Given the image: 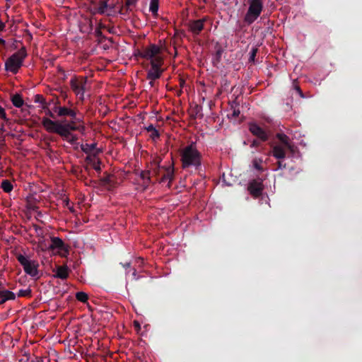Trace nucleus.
<instances>
[{"label": "nucleus", "instance_id": "1", "mask_svg": "<svg viewBox=\"0 0 362 362\" xmlns=\"http://www.w3.org/2000/svg\"><path fill=\"white\" fill-rule=\"evenodd\" d=\"M180 161L182 167L185 168H194L198 169L202 165V154L197 150L195 142L182 147L180 150Z\"/></svg>", "mask_w": 362, "mask_h": 362}, {"label": "nucleus", "instance_id": "2", "mask_svg": "<svg viewBox=\"0 0 362 362\" xmlns=\"http://www.w3.org/2000/svg\"><path fill=\"white\" fill-rule=\"evenodd\" d=\"M142 57L149 62L151 68L148 69V78L150 80V84L153 86V83L158 78V47L151 45L146 48L141 53Z\"/></svg>", "mask_w": 362, "mask_h": 362}, {"label": "nucleus", "instance_id": "3", "mask_svg": "<svg viewBox=\"0 0 362 362\" xmlns=\"http://www.w3.org/2000/svg\"><path fill=\"white\" fill-rule=\"evenodd\" d=\"M248 8L244 17L247 25L253 23L261 15L263 8V0H247Z\"/></svg>", "mask_w": 362, "mask_h": 362}, {"label": "nucleus", "instance_id": "4", "mask_svg": "<svg viewBox=\"0 0 362 362\" xmlns=\"http://www.w3.org/2000/svg\"><path fill=\"white\" fill-rule=\"evenodd\" d=\"M26 56V49L25 47H22L6 60L5 63L6 71L16 74Z\"/></svg>", "mask_w": 362, "mask_h": 362}, {"label": "nucleus", "instance_id": "5", "mask_svg": "<svg viewBox=\"0 0 362 362\" xmlns=\"http://www.w3.org/2000/svg\"><path fill=\"white\" fill-rule=\"evenodd\" d=\"M16 259L28 275L33 277H35L38 275L39 264L37 261L31 259L28 256L21 254L16 255Z\"/></svg>", "mask_w": 362, "mask_h": 362}, {"label": "nucleus", "instance_id": "6", "mask_svg": "<svg viewBox=\"0 0 362 362\" xmlns=\"http://www.w3.org/2000/svg\"><path fill=\"white\" fill-rule=\"evenodd\" d=\"M87 78L83 76L73 77L70 80L71 90L80 100H83L84 93L86 88Z\"/></svg>", "mask_w": 362, "mask_h": 362}, {"label": "nucleus", "instance_id": "7", "mask_svg": "<svg viewBox=\"0 0 362 362\" xmlns=\"http://www.w3.org/2000/svg\"><path fill=\"white\" fill-rule=\"evenodd\" d=\"M264 189L263 180L260 177L252 180L247 185L248 192L255 198L259 197L262 194Z\"/></svg>", "mask_w": 362, "mask_h": 362}, {"label": "nucleus", "instance_id": "8", "mask_svg": "<svg viewBox=\"0 0 362 362\" xmlns=\"http://www.w3.org/2000/svg\"><path fill=\"white\" fill-rule=\"evenodd\" d=\"M42 124L43 127L49 133H56L62 136L63 132L62 124L57 121H53L49 118L43 117L42 119Z\"/></svg>", "mask_w": 362, "mask_h": 362}, {"label": "nucleus", "instance_id": "9", "mask_svg": "<svg viewBox=\"0 0 362 362\" xmlns=\"http://www.w3.org/2000/svg\"><path fill=\"white\" fill-rule=\"evenodd\" d=\"M248 129L251 134L257 137L262 141H266L269 139L267 132L256 122H249Z\"/></svg>", "mask_w": 362, "mask_h": 362}, {"label": "nucleus", "instance_id": "10", "mask_svg": "<svg viewBox=\"0 0 362 362\" xmlns=\"http://www.w3.org/2000/svg\"><path fill=\"white\" fill-rule=\"evenodd\" d=\"M173 176L174 169L172 166L162 168H160V184L167 182L166 186L170 187Z\"/></svg>", "mask_w": 362, "mask_h": 362}, {"label": "nucleus", "instance_id": "11", "mask_svg": "<svg viewBox=\"0 0 362 362\" xmlns=\"http://www.w3.org/2000/svg\"><path fill=\"white\" fill-rule=\"evenodd\" d=\"M49 250L59 249L64 253H60L62 256H64L65 254L69 252L68 247L65 245L62 240L57 237L51 238V245L48 247Z\"/></svg>", "mask_w": 362, "mask_h": 362}, {"label": "nucleus", "instance_id": "12", "mask_svg": "<svg viewBox=\"0 0 362 362\" xmlns=\"http://www.w3.org/2000/svg\"><path fill=\"white\" fill-rule=\"evenodd\" d=\"M206 18H203L202 19L191 21L189 23V28L194 35H199L204 29V25L206 22Z\"/></svg>", "mask_w": 362, "mask_h": 362}, {"label": "nucleus", "instance_id": "13", "mask_svg": "<svg viewBox=\"0 0 362 362\" xmlns=\"http://www.w3.org/2000/svg\"><path fill=\"white\" fill-rule=\"evenodd\" d=\"M55 112L57 113L58 116H69L72 118V119H75L76 121L81 122V120L76 117V111L66 107H57Z\"/></svg>", "mask_w": 362, "mask_h": 362}, {"label": "nucleus", "instance_id": "14", "mask_svg": "<svg viewBox=\"0 0 362 362\" xmlns=\"http://www.w3.org/2000/svg\"><path fill=\"white\" fill-rule=\"evenodd\" d=\"M16 295L12 291L6 290L0 282V305L9 300H14Z\"/></svg>", "mask_w": 362, "mask_h": 362}, {"label": "nucleus", "instance_id": "15", "mask_svg": "<svg viewBox=\"0 0 362 362\" xmlns=\"http://www.w3.org/2000/svg\"><path fill=\"white\" fill-rule=\"evenodd\" d=\"M54 276L61 279H66L69 276V270L67 266H59L57 267Z\"/></svg>", "mask_w": 362, "mask_h": 362}, {"label": "nucleus", "instance_id": "16", "mask_svg": "<svg viewBox=\"0 0 362 362\" xmlns=\"http://www.w3.org/2000/svg\"><path fill=\"white\" fill-rule=\"evenodd\" d=\"M79 122L76 121L75 119H72L70 122L62 124L63 130V134L62 136H67L68 132H70V131H75L78 129V127H76V124Z\"/></svg>", "mask_w": 362, "mask_h": 362}, {"label": "nucleus", "instance_id": "17", "mask_svg": "<svg viewBox=\"0 0 362 362\" xmlns=\"http://www.w3.org/2000/svg\"><path fill=\"white\" fill-rule=\"evenodd\" d=\"M272 155L277 159H283L286 156V152L282 146L276 145L273 147Z\"/></svg>", "mask_w": 362, "mask_h": 362}, {"label": "nucleus", "instance_id": "18", "mask_svg": "<svg viewBox=\"0 0 362 362\" xmlns=\"http://www.w3.org/2000/svg\"><path fill=\"white\" fill-rule=\"evenodd\" d=\"M276 138L284 145V146L291 150L293 151V146L290 143L289 137L282 133H278L276 134Z\"/></svg>", "mask_w": 362, "mask_h": 362}, {"label": "nucleus", "instance_id": "19", "mask_svg": "<svg viewBox=\"0 0 362 362\" xmlns=\"http://www.w3.org/2000/svg\"><path fill=\"white\" fill-rule=\"evenodd\" d=\"M86 160L88 163L96 171L100 170V163L99 160L95 156V153L93 156H88Z\"/></svg>", "mask_w": 362, "mask_h": 362}, {"label": "nucleus", "instance_id": "20", "mask_svg": "<svg viewBox=\"0 0 362 362\" xmlns=\"http://www.w3.org/2000/svg\"><path fill=\"white\" fill-rule=\"evenodd\" d=\"M95 144H93L83 145L81 148L86 153H89V156H93L94 153L95 156L98 151H95Z\"/></svg>", "mask_w": 362, "mask_h": 362}, {"label": "nucleus", "instance_id": "21", "mask_svg": "<svg viewBox=\"0 0 362 362\" xmlns=\"http://www.w3.org/2000/svg\"><path fill=\"white\" fill-rule=\"evenodd\" d=\"M12 103L14 106L21 107L23 105V100L19 95H15L12 98Z\"/></svg>", "mask_w": 362, "mask_h": 362}, {"label": "nucleus", "instance_id": "22", "mask_svg": "<svg viewBox=\"0 0 362 362\" xmlns=\"http://www.w3.org/2000/svg\"><path fill=\"white\" fill-rule=\"evenodd\" d=\"M158 9V0H151L150 4V11L153 16H156Z\"/></svg>", "mask_w": 362, "mask_h": 362}, {"label": "nucleus", "instance_id": "23", "mask_svg": "<svg viewBox=\"0 0 362 362\" xmlns=\"http://www.w3.org/2000/svg\"><path fill=\"white\" fill-rule=\"evenodd\" d=\"M1 187L4 189V191L6 192H10L13 189V186H12L11 183L7 180H4L2 182Z\"/></svg>", "mask_w": 362, "mask_h": 362}, {"label": "nucleus", "instance_id": "24", "mask_svg": "<svg viewBox=\"0 0 362 362\" xmlns=\"http://www.w3.org/2000/svg\"><path fill=\"white\" fill-rule=\"evenodd\" d=\"M76 298L78 300L83 302V303L86 302L88 298L87 293H86L85 292H82V291L76 293Z\"/></svg>", "mask_w": 362, "mask_h": 362}, {"label": "nucleus", "instance_id": "25", "mask_svg": "<svg viewBox=\"0 0 362 362\" xmlns=\"http://www.w3.org/2000/svg\"><path fill=\"white\" fill-rule=\"evenodd\" d=\"M61 136L71 144H74L77 140V137L75 135L71 134V132H68L67 136Z\"/></svg>", "mask_w": 362, "mask_h": 362}, {"label": "nucleus", "instance_id": "26", "mask_svg": "<svg viewBox=\"0 0 362 362\" xmlns=\"http://www.w3.org/2000/svg\"><path fill=\"white\" fill-rule=\"evenodd\" d=\"M262 159L255 158L252 161L253 166L255 169L262 171L263 169L261 166Z\"/></svg>", "mask_w": 362, "mask_h": 362}, {"label": "nucleus", "instance_id": "27", "mask_svg": "<svg viewBox=\"0 0 362 362\" xmlns=\"http://www.w3.org/2000/svg\"><path fill=\"white\" fill-rule=\"evenodd\" d=\"M31 294V290L30 288H27L25 290H20L18 291V296L19 297H27L30 296Z\"/></svg>", "mask_w": 362, "mask_h": 362}, {"label": "nucleus", "instance_id": "28", "mask_svg": "<svg viewBox=\"0 0 362 362\" xmlns=\"http://www.w3.org/2000/svg\"><path fill=\"white\" fill-rule=\"evenodd\" d=\"M141 178L144 180L143 185H146L149 180L148 173H142L141 174Z\"/></svg>", "mask_w": 362, "mask_h": 362}, {"label": "nucleus", "instance_id": "29", "mask_svg": "<svg viewBox=\"0 0 362 362\" xmlns=\"http://www.w3.org/2000/svg\"><path fill=\"white\" fill-rule=\"evenodd\" d=\"M257 48H253L252 49V50L250 51V62H254L255 61V58L256 57V54H257Z\"/></svg>", "mask_w": 362, "mask_h": 362}, {"label": "nucleus", "instance_id": "30", "mask_svg": "<svg viewBox=\"0 0 362 362\" xmlns=\"http://www.w3.org/2000/svg\"><path fill=\"white\" fill-rule=\"evenodd\" d=\"M136 0H126V6L128 8H131L132 6H134L136 4Z\"/></svg>", "mask_w": 362, "mask_h": 362}, {"label": "nucleus", "instance_id": "31", "mask_svg": "<svg viewBox=\"0 0 362 362\" xmlns=\"http://www.w3.org/2000/svg\"><path fill=\"white\" fill-rule=\"evenodd\" d=\"M146 130L148 132H153V134H157V129H156V128L152 125H149L146 127Z\"/></svg>", "mask_w": 362, "mask_h": 362}, {"label": "nucleus", "instance_id": "32", "mask_svg": "<svg viewBox=\"0 0 362 362\" xmlns=\"http://www.w3.org/2000/svg\"><path fill=\"white\" fill-rule=\"evenodd\" d=\"M260 145V142L258 140H253L250 146L252 148L257 147Z\"/></svg>", "mask_w": 362, "mask_h": 362}, {"label": "nucleus", "instance_id": "33", "mask_svg": "<svg viewBox=\"0 0 362 362\" xmlns=\"http://www.w3.org/2000/svg\"><path fill=\"white\" fill-rule=\"evenodd\" d=\"M277 165H278V169L286 168V163H283V162L281 160H279L277 162Z\"/></svg>", "mask_w": 362, "mask_h": 362}, {"label": "nucleus", "instance_id": "34", "mask_svg": "<svg viewBox=\"0 0 362 362\" xmlns=\"http://www.w3.org/2000/svg\"><path fill=\"white\" fill-rule=\"evenodd\" d=\"M0 117L6 119V112L3 107L0 106Z\"/></svg>", "mask_w": 362, "mask_h": 362}, {"label": "nucleus", "instance_id": "35", "mask_svg": "<svg viewBox=\"0 0 362 362\" xmlns=\"http://www.w3.org/2000/svg\"><path fill=\"white\" fill-rule=\"evenodd\" d=\"M221 54H222V50L221 49H218L216 51V60L218 62L220 60V58L221 57Z\"/></svg>", "mask_w": 362, "mask_h": 362}, {"label": "nucleus", "instance_id": "36", "mask_svg": "<svg viewBox=\"0 0 362 362\" xmlns=\"http://www.w3.org/2000/svg\"><path fill=\"white\" fill-rule=\"evenodd\" d=\"M295 89L297 90V92L298 93V94L300 95V96L301 98H303V97H304V95H303V91L301 90V89H300V88L299 86H295Z\"/></svg>", "mask_w": 362, "mask_h": 362}, {"label": "nucleus", "instance_id": "37", "mask_svg": "<svg viewBox=\"0 0 362 362\" xmlns=\"http://www.w3.org/2000/svg\"><path fill=\"white\" fill-rule=\"evenodd\" d=\"M153 141H155L157 138H158V132L157 131V134H153V132H151V134L149 136Z\"/></svg>", "mask_w": 362, "mask_h": 362}, {"label": "nucleus", "instance_id": "38", "mask_svg": "<svg viewBox=\"0 0 362 362\" xmlns=\"http://www.w3.org/2000/svg\"><path fill=\"white\" fill-rule=\"evenodd\" d=\"M167 139H168L167 134H165L161 135L160 134V141L163 140L166 143L167 142Z\"/></svg>", "mask_w": 362, "mask_h": 362}, {"label": "nucleus", "instance_id": "39", "mask_svg": "<svg viewBox=\"0 0 362 362\" xmlns=\"http://www.w3.org/2000/svg\"><path fill=\"white\" fill-rule=\"evenodd\" d=\"M240 115V110H234L233 112V117H238Z\"/></svg>", "mask_w": 362, "mask_h": 362}, {"label": "nucleus", "instance_id": "40", "mask_svg": "<svg viewBox=\"0 0 362 362\" xmlns=\"http://www.w3.org/2000/svg\"><path fill=\"white\" fill-rule=\"evenodd\" d=\"M134 325L135 328L136 329V330H139L140 329L141 327H140V325H139V322L134 321Z\"/></svg>", "mask_w": 362, "mask_h": 362}, {"label": "nucleus", "instance_id": "41", "mask_svg": "<svg viewBox=\"0 0 362 362\" xmlns=\"http://www.w3.org/2000/svg\"><path fill=\"white\" fill-rule=\"evenodd\" d=\"M5 28V24L0 20V32Z\"/></svg>", "mask_w": 362, "mask_h": 362}, {"label": "nucleus", "instance_id": "42", "mask_svg": "<svg viewBox=\"0 0 362 362\" xmlns=\"http://www.w3.org/2000/svg\"><path fill=\"white\" fill-rule=\"evenodd\" d=\"M4 44L5 41L3 39L0 38V45H4Z\"/></svg>", "mask_w": 362, "mask_h": 362}, {"label": "nucleus", "instance_id": "43", "mask_svg": "<svg viewBox=\"0 0 362 362\" xmlns=\"http://www.w3.org/2000/svg\"><path fill=\"white\" fill-rule=\"evenodd\" d=\"M123 266H124V267H125V268H128V267H130V263H126V264H124Z\"/></svg>", "mask_w": 362, "mask_h": 362}, {"label": "nucleus", "instance_id": "44", "mask_svg": "<svg viewBox=\"0 0 362 362\" xmlns=\"http://www.w3.org/2000/svg\"><path fill=\"white\" fill-rule=\"evenodd\" d=\"M100 12H101V13H103V12H104V10H103V8L102 7L100 8Z\"/></svg>", "mask_w": 362, "mask_h": 362}, {"label": "nucleus", "instance_id": "45", "mask_svg": "<svg viewBox=\"0 0 362 362\" xmlns=\"http://www.w3.org/2000/svg\"><path fill=\"white\" fill-rule=\"evenodd\" d=\"M160 42V49H161V40H159Z\"/></svg>", "mask_w": 362, "mask_h": 362}, {"label": "nucleus", "instance_id": "46", "mask_svg": "<svg viewBox=\"0 0 362 362\" xmlns=\"http://www.w3.org/2000/svg\"><path fill=\"white\" fill-rule=\"evenodd\" d=\"M160 61H161V59L160 58ZM161 72H162V70H161V69L160 68V71H159L160 74H161Z\"/></svg>", "mask_w": 362, "mask_h": 362}, {"label": "nucleus", "instance_id": "47", "mask_svg": "<svg viewBox=\"0 0 362 362\" xmlns=\"http://www.w3.org/2000/svg\"><path fill=\"white\" fill-rule=\"evenodd\" d=\"M159 20L164 21V18H159Z\"/></svg>", "mask_w": 362, "mask_h": 362}, {"label": "nucleus", "instance_id": "48", "mask_svg": "<svg viewBox=\"0 0 362 362\" xmlns=\"http://www.w3.org/2000/svg\"><path fill=\"white\" fill-rule=\"evenodd\" d=\"M159 20L164 21V18H159Z\"/></svg>", "mask_w": 362, "mask_h": 362}, {"label": "nucleus", "instance_id": "49", "mask_svg": "<svg viewBox=\"0 0 362 362\" xmlns=\"http://www.w3.org/2000/svg\"><path fill=\"white\" fill-rule=\"evenodd\" d=\"M159 20L164 21V18H159Z\"/></svg>", "mask_w": 362, "mask_h": 362}, {"label": "nucleus", "instance_id": "50", "mask_svg": "<svg viewBox=\"0 0 362 362\" xmlns=\"http://www.w3.org/2000/svg\"><path fill=\"white\" fill-rule=\"evenodd\" d=\"M106 6H107V4L104 3V7H106Z\"/></svg>", "mask_w": 362, "mask_h": 362}]
</instances>
